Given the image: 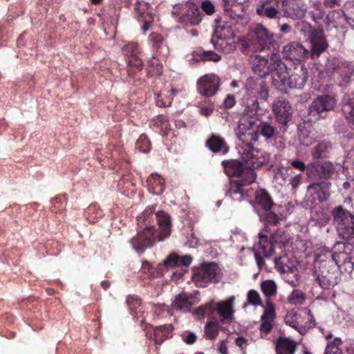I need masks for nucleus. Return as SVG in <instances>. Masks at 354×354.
<instances>
[{"mask_svg":"<svg viewBox=\"0 0 354 354\" xmlns=\"http://www.w3.org/2000/svg\"><path fill=\"white\" fill-rule=\"evenodd\" d=\"M271 37L266 27L258 24L252 32L239 39V48L245 55L261 51L270 52L271 63L268 59L257 55L254 60L253 71L259 78L265 77L271 73L273 85L279 91L287 93L288 67L281 62L279 51L271 49Z\"/></svg>","mask_w":354,"mask_h":354,"instance_id":"nucleus-1","label":"nucleus"},{"mask_svg":"<svg viewBox=\"0 0 354 354\" xmlns=\"http://www.w3.org/2000/svg\"><path fill=\"white\" fill-rule=\"evenodd\" d=\"M154 211L153 206L147 207L137 218L138 223H143L144 228L130 240V243L138 253H143L147 248L153 247L156 242L164 241L171 234V216L166 212L158 211L156 213L159 231L151 225L153 221Z\"/></svg>","mask_w":354,"mask_h":354,"instance_id":"nucleus-2","label":"nucleus"},{"mask_svg":"<svg viewBox=\"0 0 354 354\" xmlns=\"http://www.w3.org/2000/svg\"><path fill=\"white\" fill-rule=\"evenodd\" d=\"M259 104L257 99H249L238 124V137L239 140L251 142L258 140L256 123L258 120L257 113L259 110Z\"/></svg>","mask_w":354,"mask_h":354,"instance_id":"nucleus-3","label":"nucleus"},{"mask_svg":"<svg viewBox=\"0 0 354 354\" xmlns=\"http://www.w3.org/2000/svg\"><path fill=\"white\" fill-rule=\"evenodd\" d=\"M314 274L320 287L329 290L337 284L338 271L334 266V261H325L322 253L317 254Z\"/></svg>","mask_w":354,"mask_h":354,"instance_id":"nucleus-4","label":"nucleus"},{"mask_svg":"<svg viewBox=\"0 0 354 354\" xmlns=\"http://www.w3.org/2000/svg\"><path fill=\"white\" fill-rule=\"evenodd\" d=\"M296 32H300L306 40H310L313 55L318 57L328 46L322 29H315L304 21H299L295 24Z\"/></svg>","mask_w":354,"mask_h":354,"instance_id":"nucleus-5","label":"nucleus"},{"mask_svg":"<svg viewBox=\"0 0 354 354\" xmlns=\"http://www.w3.org/2000/svg\"><path fill=\"white\" fill-rule=\"evenodd\" d=\"M223 278V272L215 262H204L197 268L192 280L199 288L206 287L209 283H218Z\"/></svg>","mask_w":354,"mask_h":354,"instance_id":"nucleus-6","label":"nucleus"},{"mask_svg":"<svg viewBox=\"0 0 354 354\" xmlns=\"http://www.w3.org/2000/svg\"><path fill=\"white\" fill-rule=\"evenodd\" d=\"M333 222L337 233L344 239L354 238V216L342 206L332 210Z\"/></svg>","mask_w":354,"mask_h":354,"instance_id":"nucleus-7","label":"nucleus"},{"mask_svg":"<svg viewBox=\"0 0 354 354\" xmlns=\"http://www.w3.org/2000/svg\"><path fill=\"white\" fill-rule=\"evenodd\" d=\"M171 13L179 24L185 26H196L201 21V11L193 3L187 2L175 5Z\"/></svg>","mask_w":354,"mask_h":354,"instance_id":"nucleus-8","label":"nucleus"},{"mask_svg":"<svg viewBox=\"0 0 354 354\" xmlns=\"http://www.w3.org/2000/svg\"><path fill=\"white\" fill-rule=\"evenodd\" d=\"M240 141V150L243 160L247 162L253 168H259L267 164L270 160V155L267 152L254 148L253 144L257 140L251 142Z\"/></svg>","mask_w":354,"mask_h":354,"instance_id":"nucleus-9","label":"nucleus"},{"mask_svg":"<svg viewBox=\"0 0 354 354\" xmlns=\"http://www.w3.org/2000/svg\"><path fill=\"white\" fill-rule=\"evenodd\" d=\"M225 173L228 176H236L237 179H243L245 183H252L255 181L256 174L251 168L244 167L238 160H225L222 161Z\"/></svg>","mask_w":354,"mask_h":354,"instance_id":"nucleus-10","label":"nucleus"},{"mask_svg":"<svg viewBox=\"0 0 354 354\" xmlns=\"http://www.w3.org/2000/svg\"><path fill=\"white\" fill-rule=\"evenodd\" d=\"M288 0H261L256 7L257 15L268 19L279 17L280 11L288 12Z\"/></svg>","mask_w":354,"mask_h":354,"instance_id":"nucleus-11","label":"nucleus"},{"mask_svg":"<svg viewBox=\"0 0 354 354\" xmlns=\"http://www.w3.org/2000/svg\"><path fill=\"white\" fill-rule=\"evenodd\" d=\"M337 165L330 161H325L321 165L312 164L307 167L308 178L312 180H315L317 178H329L335 172Z\"/></svg>","mask_w":354,"mask_h":354,"instance_id":"nucleus-12","label":"nucleus"},{"mask_svg":"<svg viewBox=\"0 0 354 354\" xmlns=\"http://www.w3.org/2000/svg\"><path fill=\"white\" fill-rule=\"evenodd\" d=\"M235 297L231 296L216 304V311L221 324H230L234 319Z\"/></svg>","mask_w":354,"mask_h":354,"instance_id":"nucleus-13","label":"nucleus"},{"mask_svg":"<svg viewBox=\"0 0 354 354\" xmlns=\"http://www.w3.org/2000/svg\"><path fill=\"white\" fill-rule=\"evenodd\" d=\"M122 53L127 57L128 65L140 71L143 62L140 57V50L137 42L130 41L125 44L122 48Z\"/></svg>","mask_w":354,"mask_h":354,"instance_id":"nucleus-14","label":"nucleus"},{"mask_svg":"<svg viewBox=\"0 0 354 354\" xmlns=\"http://www.w3.org/2000/svg\"><path fill=\"white\" fill-rule=\"evenodd\" d=\"M197 85L198 91L202 95L212 97L219 88L220 79L214 74L205 75L198 80Z\"/></svg>","mask_w":354,"mask_h":354,"instance_id":"nucleus-15","label":"nucleus"},{"mask_svg":"<svg viewBox=\"0 0 354 354\" xmlns=\"http://www.w3.org/2000/svg\"><path fill=\"white\" fill-rule=\"evenodd\" d=\"M134 10L138 21L143 22L142 29L147 31L153 21L152 8L149 3L143 1H136Z\"/></svg>","mask_w":354,"mask_h":354,"instance_id":"nucleus-16","label":"nucleus"},{"mask_svg":"<svg viewBox=\"0 0 354 354\" xmlns=\"http://www.w3.org/2000/svg\"><path fill=\"white\" fill-rule=\"evenodd\" d=\"M336 104V100L330 95H322L317 97L309 107L310 115H320L324 111L332 110Z\"/></svg>","mask_w":354,"mask_h":354,"instance_id":"nucleus-17","label":"nucleus"},{"mask_svg":"<svg viewBox=\"0 0 354 354\" xmlns=\"http://www.w3.org/2000/svg\"><path fill=\"white\" fill-rule=\"evenodd\" d=\"M149 40L151 44L153 55L166 58L169 55V48L164 36L156 32L150 33Z\"/></svg>","mask_w":354,"mask_h":354,"instance_id":"nucleus-18","label":"nucleus"},{"mask_svg":"<svg viewBox=\"0 0 354 354\" xmlns=\"http://www.w3.org/2000/svg\"><path fill=\"white\" fill-rule=\"evenodd\" d=\"M149 327L153 328V333H149L150 330L146 327V336L153 339L156 345H160L164 341L172 337L174 327L171 324L161 325L156 328L149 325Z\"/></svg>","mask_w":354,"mask_h":354,"instance_id":"nucleus-19","label":"nucleus"},{"mask_svg":"<svg viewBox=\"0 0 354 354\" xmlns=\"http://www.w3.org/2000/svg\"><path fill=\"white\" fill-rule=\"evenodd\" d=\"M245 183V180L243 179L231 180L226 191V195L234 201H241L245 196H248V190L245 189V187L251 184Z\"/></svg>","mask_w":354,"mask_h":354,"instance_id":"nucleus-20","label":"nucleus"},{"mask_svg":"<svg viewBox=\"0 0 354 354\" xmlns=\"http://www.w3.org/2000/svg\"><path fill=\"white\" fill-rule=\"evenodd\" d=\"M205 146L214 153L226 154L229 151V146L224 138L218 134L212 133L207 139Z\"/></svg>","mask_w":354,"mask_h":354,"instance_id":"nucleus-21","label":"nucleus"},{"mask_svg":"<svg viewBox=\"0 0 354 354\" xmlns=\"http://www.w3.org/2000/svg\"><path fill=\"white\" fill-rule=\"evenodd\" d=\"M194 305V298L191 295L181 292L175 297L171 304V309L176 311L187 313L191 310Z\"/></svg>","mask_w":354,"mask_h":354,"instance_id":"nucleus-22","label":"nucleus"},{"mask_svg":"<svg viewBox=\"0 0 354 354\" xmlns=\"http://www.w3.org/2000/svg\"><path fill=\"white\" fill-rule=\"evenodd\" d=\"M335 73L338 75L342 82L341 86L346 85L351 80L354 72V65L351 62L337 61L334 66Z\"/></svg>","mask_w":354,"mask_h":354,"instance_id":"nucleus-23","label":"nucleus"},{"mask_svg":"<svg viewBox=\"0 0 354 354\" xmlns=\"http://www.w3.org/2000/svg\"><path fill=\"white\" fill-rule=\"evenodd\" d=\"M330 185L329 182L325 180L314 182L308 186V192L310 194H315L319 201H325L329 198Z\"/></svg>","mask_w":354,"mask_h":354,"instance_id":"nucleus-24","label":"nucleus"},{"mask_svg":"<svg viewBox=\"0 0 354 354\" xmlns=\"http://www.w3.org/2000/svg\"><path fill=\"white\" fill-rule=\"evenodd\" d=\"M146 183L149 192L153 194L160 195L165 189V179L157 173L151 174Z\"/></svg>","mask_w":354,"mask_h":354,"instance_id":"nucleus-25","label":"nucleus"},{"mask_svg":"<svg viewBox=\"0 0 354 354\" xmlns=\"http://www.w3.org/2000/svg\"><path fill=\"white\" fill-rule=\"evenodd\" d=\"M272 109L277 122L283 125V131H286L288 123V103L284 100H278L273 103Z\"/></svg>","mask_w":354,"mask_h":354,"instance_id":"nucleus-26","label":"nucleus"},{"mask_svg":"<svg viewBox=\"0 0 354 354\" xmlns=\"http://www.w3.org/2000/svg\"><path fill=\"white\" fill-rule=\"evenodd\" d=\"M192 262V257L188 255L179 257L176 254H169L164 261L163 265H158V269L160 270L162 267H174L184 266H187Z\"/></svg>","mask_w":354,"mask_h":354,"instance_id":"nucleus-27","label":"nucleus"},{"mask_svg":"<svg viewBox=\"0 0 354 354\" xmlns=\"http://www.w3.org/2000/svg\"><path fill=\"white\" fill-rule=\"evenodd\" d=\"M248 86L252 89L254 94H257L260 98L266 100L268 96V88L265 80L262 78H256L248 82Z\"/></svg>","mask_w":354,"mask_h":354,"instance_id":"nucleus-28","label":"nucleus"},{"mask_svg":"<svg viewBox=\"0 0 354 354\" xmlns=\"http://www.w3.org/2000/svg\"><path fill=\"white\" fill-rule=\"evenodd\" d=\"M212 36H215V38L234 39L236 36L234 27L232 26L231 22L224 21L223 24H220L216 28Z\"/></svg>","mask_w":354,"mask_h":354,"instance_id":"nucleus-29","label":"nucleus"},{"mask_svg":"<svg viewBox=\"0 0 354 354\" xmlns=\"http://www.w3.org/2000/svg\"><path fill=\"white\" fill-rule=\"evenodd\" d=\"M211 42L214 48L220 50L225 53H230L236 48L234 39H228L227 38L212 37Z\"/></svg>","mask_w":354,"mask_h":354,"instance_id":"nucleus-30","label":"nucleus"},{"mask_svg":"<svg viewBox=\"0 0 354 354\" xmlns=\"http://www.w3.org/2000/svg\"><path fill=\"white\" fill-rule=\"evenodd\" d=\"M323 255L325 261H330V259L334 261V266H336L337 270L338 268L341 269L343 261L348 259V253L345 252H340L339 253H333L328 250L324 249L320 252Z\"/></svg>","mask_w":354,"mask_h":354,"instance_id":"nucleus-31","label":"nucleus"},{"mask_svg":"<svg viewBox=\"0 0 354 354\" xmlns=\"http://www.w3.org/2000/svg\"><path fill=\"white\" fill-rule=\"evenodd\" d=\"M220 324H221L217 318L213 317L212 320L207 321L204 328L205 337L209 340H214L221 329Z\"/></svg>","mask_w":354,"mask_h":354,"instance_id":"nucleus-32","label":"nucleus"},{"mask_svg":"<svg viewBox=\"0 0 354 354\" xmlns=\"http://www.w3.org/2000/svg\"><path fill=\"white\" fill-rule=\"evenodd\" d=\"M158 57L153 55L148 62L147 66V75L148 77H159L162 73L163 66Z\"/></svg>","mask_w":354,"mask_h":354,"instance_id":"nucleus-33","label":"nucleus"},{"mask_svg":"<svg viewBox=\"0 0 354 354\" xmlns=\"http://www.w3.org/2000/svg\"><path fill=\"white\" fill-rule=\"evenodd\" d=\"M259 250L260 253H262L265 257H270L273 253V245L272 243L269 240L268 235L260 232L259 234Z\"/></svg>","mask_w":354,"mask_h":354,"instance_id":"nucleus-34","label":"nucleus"},{"mask_svg":"<svg viewBox=\"0 0 354 354\" xmlns=\"http://www.w3.org/2000/svg\"><path fill=\"white\" fill-rule=\"evenodd\" d=\"M255 200L257 203L264 210H269L273 205L272 200L265 189L256 192Z\"/></svg>","mask_w":354,"mask_h":354,"instance_id":"nucleus-35","label":"nucleus"},{"mask_svg":"<svg viewBox=\"0 0 354 354\" xmlns=\"http://www.w3.org/2000/svg\"><path fill=\"white\" fill-rule=\"evenodd\" d=\"M342 112L348 122L354 124V97L344 96L342 100Z\"/></svg>","mask_w":354,"mask_h":354,"instance_id":"nucleus-36","label":"nucleus"},{"mask_svg":"<svg viewBox=\"0 0 354 354\" xmlns=\"http://www.w3.org/2000/svg\"><path fill=\"white\" fill-rule=\"evenodd\" d=\"M256 129L258 136L260 133L266 139L272 138L277 134V129L268 122H261L259 125L256 124Z\"/></svg>","mask_w":354,"mask_h":354,"instance_id":"nucleus-37","label":"nucleus"},{"mask_svg":"<svg viewBox=\"0 0 354 354\" xmlns=\"http://www.w3.org/2000/svg\"><path fill=\"white\" fill-rule=\"evenodd\" d=\"M331 149L332 144L330 142L323 141L314 148L312 155L315 158H326Z\"/></svg>","mask_w":354,"mask_h":354,"instance_id":"nucleus-38","label":"nucleus"},{"mask_svg":"<svg viewBox=\"0 0 354 354\" xmlns=\"http://www.w3.org/2000/svg\"><path fill=\"white\" fill-rule=\"evenodd\" d=\"M306 6L304 3H291V8H289V18L301 19L304 17L306 12Z\"/></svg>","mask_w":354,"mask_h":354,"instance_id":"nucleus-39","label":"nucleus"},{"mask_svg":"<svg viewBox=\"0 0 354 354\" xmlns=\"http://www.w3.org/2000/svg\"><path fill=\"white\" fill-rule=\"evenodd\" d=\"M194 56L196 59L198 58V60L203 62L212 61L217 62L221 60V56L212 50H198L194 53Z\"/></svg>","mask_w":354,"mask_h":354,"instance_id":"nucleus-40","label":"nucleus"},{"mask_svg":"<svg viewBox=\"0 0 354 354\" xmlns=\"http://www.w3.org/2000/svg\"><path fill=\"white\" fill-rule=\"evenodd\" d=\"M216 310V304L210 301L205 305L201 306L195 310V314L199 317L204 318L205 316L210 317Z\"/></svg>","mask_w":354,"mask_h":354,"instance_id":"nucleus-41","label":"nucleus"},{"mask_svg":"<svg viewBox=\"0 0 354 354\" xmlns=\"http://www.w3.org/2000/svg\"><path fill=\"white\" fill-rule=\"evenodd\" d=\"M52 206L50 207V211L53 213L62 212L65 207L66 204V195H58L55 196L51 201Z\"/></svg>","mask_w":354,"mask_h":354,"instance_id":"nucleus-42","label":"nucleus"},{"mask_svg":"<svg viewBox=\"0 0 354 354\" xmlns=\"http://www.w3.org/2000/svg\"><path fill=\"white\" fill-rule=\"evenodd\" d=\"M306 295L299 289H294L289 295V304L300 306L304 304Z\"/></svg>","mask_w":354,"mask_h":354,"instance_id":"nucleus-43","label":"nucleus"},{"mask_svg":"<svg viewBox=\"0 0 354 354\" xmlns=\"http://www.w3.org/2000/svg\"><path fill=\"white\" fill-rule=\"evenodd\" d=\"M265 310L261 316V320H270L274 321L275 318V308L274 305L272 304L270 299L266 301Z\"/></svg>","mask_w":354,"mask_h":354,"instance_id":"nucleus-44","label":"nucleus"},{"mask_svg":"<svg viewBox=\"0 0 354 354\" xmlns=\"http://www.w3.org/2000/svg\"><path fill=\"white\" fill-rule=\"evenodd\" d=\"M261 291L266 297L274 295L277 292V286L272 280L263 281L261 285Z\"/></svg>","mask_w":354,"mask_h":354,"instance_id":"nucleus-45","label":"nucleus"},{"mask_svg":"<svg viewBox=\"0 0 354 354\" xmlns=\"http://www.w3.org/2000/svg\"><path fill=\"white\" fill-rule=\"evenodd\" d=\"M342 341L339 338H335L333 342H328L325 350L324 354H342L339 346Z\"/></svg>","mask_w":354,"mask_h":354,"instance_id":"nucleus-46","label":"nucleus"},{"mask_svg":"<svg viewBox=\"0 0 354 354\" xmlns=\"http://www.w3.org/2000/svg\"><path fill=\"white\" fill-rule=\"evenodd\" d=\"M150 145L151 143L148 137L145 134H142L136 143V148L140 152L147 153L150 149Z\"/></svg>","mask_w":354,"mask_h":354,"instance_id":"nucleus-47","label":"nucleus"},{"mask_svg":"<svg viewBox=\"0 0 354 354\" xmlns=\"http://www.w3.org/2000/svg\"><path fill=\"white\" fill-rule=\"evenodd\" d=\"M247 301L252 306H260L264 307V305L261 301L260 295L257 290H250L247 294Z\"/></svg>","mask_w":354,"mask_h":354,"instance_id":"nucleus-48","label":"nucleus"},{"mask_svg":"<svg viewBox=\"0 0 354 354\" xmlns=\"http://www.w3.org/2000/svg\"><path fill=\"white\" fill-rule=\"evenodd\" d=\"M276 354H288V337H280L275 344Z\"/></svg>","mask_w":354,"mask_h":354,"instance_id":"nucleus-49","label":"nucleus"},{"mask_svg":"<svg viewBox=\"0 0 354 354\" xmlns=\"http://www.w3.org/2000/svg\"><path fill=\"white\" fill-rule=\"evenodd\" d=\"M265 220L268 223L276 225L279 223L280 221L285 220V216H283L281 214L278 215L273 212H268L266 213Z\"/></svg>","mask_w":354,"mask_h":354,"instance_id":"nucleus-50","label":"nucleus"},{"mask_svg":"<svg viewBox=\"0 0 354 354\" xmlns=\"http://www.w3.org/2000/svg\"><path fill=\"white\" fill-rule=\"evenodd\" d=\"M94 214L95 216L93 217V219L95 217H100L102 215V210L100 208V207L97 204H91L84 211V216L89 219L90 216ZM93 217H91L92 219Z\"/></svg>","mask_w":354,"mask_h":354,"instance_id":"nucleus-51","label":"nucleus"},{"mask_svg":"<svg viewBox=\"0 0 354 354\" xmlns=\"http://www.w3.org/2000/svg\"><path fill=\"white\" fill-rule=\"evenodd\" d=\"M294 51L298 53L299 59L304 57L308 54V51L301 44H290L289 45V59H291L290 56L293 55Z\"/></svg>","mask_w":354,"mask_h":354,"instance_id":"nucleus-52","label":"nucleus"},{"mask_svg":"<svg viewBox=\"0 0 354 354\" xmlns=\"http://www.w3.org/2000/svg\"><path fill=\"white\" fill-rule=\"evenodd\" d=\"M272 239L276 243L286 245L288 243V235L284 230L279 229L273 234Z\"/></svg>","mask_w":354,"mask_h":354,"instance_id":"nucleus-53","label":"nucleus"},{"mask_svg":"<svg viewBox=\"0 0 354 354\" xmlns=\"http://www.w3.org/2000/svg\"><path fill=\"white\" fill-rule=\"evenodd\" d=\"M127 304L130 310H133L140 306L141 301L136 295H129L127 298Z\"/></svg>","mask_w":354,"mask_h":354,"instance_id":"nucleus-54","label":"nucleus"},{"mask_svg":"<svg viewBox=\"0 0 354 354\" xmlns=\"http://www.w3.org/2000/svg\"><path fill=\"white\" fill-rule=\"evenodd\" d=\"M286 259V256H280L278 258L275 259L274 263L276 269L281 272L285 273L286 272V268L287 267L286 263L284 261V259Z\"/></svg>","mask_w":354,"mask_h":354,"instance_id":"nucleus-55","label":"nucleus"},{"mask_svg":"<svg viewBox=\"0 0 354 354\" xmlns=\"http://www.w3.org/2000/svg\"><path fill=\"white\" fill-rule=\"evenodd\" d=\"M141 270L145 273H147L149 277L156 276L155 268L146 260L142 261Z\"/></svg>","mask_w":354,"mask_h":354,"instance_id":"nucleus-56","label":"nucleus"},{"mask_svg":"<svg viewBox=\"0 0 354 354\" xmlns=\"http://www.w3.org/2000/svg\"><path fill=\"white\" fill-rule=\"evenodd\" d=\"M272 327H273V321L261 320V324L260 325L259 330L261 333H263L266 335H267L270 333Z\"/></svg>","mask_w":354,"mask_h":354,"instance_id":"nucleus-57","label":"nucleus"},{"mask_svg":"<svg viewBox=\"0 0 354 354\" xmlns=\"http://www.w3.org/2000/svg\"><path fill=\"white\" fill-rule=\"evenodd\" d=\"M351 257L348 254V259H345L343 261L342 270L346 272L351 273L354 269V263L351 260Z\"/></svg>","mask_w":354,"mask_h":354,"instance_id":"nucleus-58","label":"nucleus"},{"mask_svg":"<svg viewBox=\"0 0 354 354\" xmlns=\"http://www.w3.org/2000/svg\"><path fill=\"white\" fill-rule=\"evenodd\" d=\"M236 100L234 95L228 94L223 101V106L225 109H230L235 105Z\"/></svg>","mask_w":354,"mask_h":354,"instance_id":"nucleus-59","label":"nucleus"},{"mask_svg":"<svg viewBox=\"0 0 354 354\" xmlns=\"http://www.w3.org/2000/svg\"><path fill=\"white\" fill-rule=\"evenodd\" d=\"M172 99L168 97L166 100H164L160 94H158L156 99V105L159 107H166L169 106L171 103Z\"/></svg>","mask_w":354,"mask_h":354,"instance_id":"nucleus-60","label":"nucleus"},{"mask_svg":"<svg viewBox=\"0 0 354 354\" xmlns=\"http://www.w3.org/2000/svg\"><path fill=\"white\" fill-rule=\"evenodd\" d=\"M201 8L207 15H212L214 12V6L209 1H205L202 3Z\"/></svg>","mask_w":354,"mask_h":354,"instance_id":"nucleus-61","label":"nucleus"},{"mask_svg":"<svg viewBox=\"0 0 354 354\" xmlns=\"http://www.w3.org/2000/svg\"><path fill=\"white\" fill-rule=\"evenodd\" d=\"M317 221V223L320 225H324L328 223L329 221V216L324 213V212H321L320 216L318 218H314Z\"/></svg>","mask_w":354,"mask_h":354,"instance_id":"nucleus-62","label":"nucleus"},{"mask_svg":"<svg viewBox=\"0 0 354 354\" xmlns=\"http://www.w3.org/2000/svg\"><path fill=\"white\" fill-rule=\"evenodd\" d=\"M227 339H223V340L221 341L218 343V351L219 353H221V354H229L228 353V348H227Z\"/></svg>","mask_w":354,"mask_h":354,"instance_id":"nucleus-63","label":"nucleus"},{"mask_svg":"<svg viewBox=\"0 0 354 354\" xmlns=\"http://www.w3.org/2000/svg\"><path fill=\"white\" fill-rule=\"evenodd\" d=\"M341 0H325L324 4L326 7L335 8L341 6Z\"/></svg>","mask_w":354,"mask_h":354,"instance_id":"nucleus-64","label":"nucleus"}]
</instances>
